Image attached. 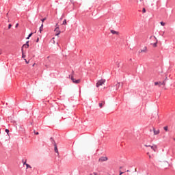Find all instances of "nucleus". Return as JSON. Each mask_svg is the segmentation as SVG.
Segmentation results:
<instances>
[{"mask_svg": "<svg viewBox=\"0 0 175 175\" xmlns=\"http://www.w3.org/2000/svg\"><path fill=\"white\" fill-rule=\"evenodd\" d=\"M145 147H150L152 148V150L156 152H157V145H153V146H150V145H144Z\"/></svg>", "mask_w": 175, "mask_h": 175, "instance_id": "3", "label": "nucleus"}, {"mask_svg": "<svg viewBox=\"0 0 175 175\" xmlns=\"http://www.w3.org/2000/svg\"><path fill=\"white\" fill-rule=\"evenodd\" d=\"M46 18H44L43 19L41 20L42 23L43 24V23H44V21H46Z\"/></svg>", "mask_w": 175, "mask_h": 175, "instance_id": "22", "label": "nucleus"}, {"mask_svg": "<svg viewBox=\"0 0 175 175\" xmlns=\"http://www.w3.org/2000/svg\"><path fill=\"white\" fill-rule=\"evenodd\" d=\"M26 166L27 168L31 169L32 167H31V165H29V164H26Z\"/></svg>", "mask_w": 175, "mask_h": 175, "instance_id": "23", "label": "nucleus"}, {"mask_svg": "<svg viewBox=\"0 0 175 175\" xmlns=\"http://www.w3.org/2000/svg\"><path fill=\"white\" fill-rule=\"evenodd\" d=\"M32 35H33V33H30L27 38V39H29L32 36Z\"/></svg>", "mask_w": 175, "mask_h": 175, "instance_id": "21", "label": "nucleus"}, {"mask_svg": "<svg viewBox=\"0 0 175 175\" xmlns=\"http://www.w3.org/2000/svg\"><path fill=\"white\" fill-rule=\"evenodd\" d=\"M39 42V38H37L36 42Z\"/></svg>", "mask_w": 175, "mask_h": 175, "instance_id": "34", "label": "nucleus"}, {"mask_svg": "<svg viewBox=\"0 0 175 175\" xmlns=\"http://www.w3.org/2000/svg\"><path fill=\"white\" fill-rule=\"evenodd\" d=\"M34 133L35 135H39V132H36V131H34Z\"/></svg>", "mask_w": 175, "mask_h": 175, "instance_id": "29", "label": "nucleus"}, {"mask_svg": "<svg viewBox=\"0 0 175 175\" xmlns=\"http://www.w3.org/2000/svg\"><path fill=\"white\" fill-rule=\"evenodd\" d=\"M139 53H147V47H144V49L140 50Z\"/></svg>", "mask_w": 175, "mask_h": 175, "instance_id": "13", "label": "nucleus"}, {"mask_svg": "<svg viewBox=\"0 0 175 175\" xmlns=\"http://www.w3.org/2000/svg\"><path fill=\"white\" fill-rule=\"evenodd\" d=\"M57 25H58V23L56 24V27H57Z\"/></svg>", "mask_w": 175, "mask_h": 175, "instance_id": "42", "label": "nucleus"}, {"mask_svg": "<svg viewBox=\"0 0 175 175\" xmlns=\"http://www.w3.org/2000/svg\"><path fill=\"white\" fill-rule=\"evenodd\" d=\"M15 27L17 28V27H18V23H17Z\"/></svg>", "mask_w": 175, "mask_h": 175, "instance_id": "33", "label": "nucleus"}, {"mask_svg": "<svg viewBox=\"0 0 175 175\" xmlns=\"http://www.w3.org/2000/svg\"><path fill=\"white\" fill-rule=\"evenodd\" d=\"M157 44H158V40H157L156 42L152 44V45L153 46V47H157Z\"/></svg>", "mask_w": 175, "mask_h": 175, "instance_id": "16", "label": "nucleus"}, {"mask_svg": "<svg viewBox=\"0 0 175 175\" xmlns=\"http://www.w3.org/2000/svg\"><path fill=\"white\" fill-rule=\"evenodd\" d=\"M54 31L55 32V36H58V35L61 33V31H59V27H56Z\"/></svg>", "mask_w": 175, "mask_h": 175, "instance_id": "8", "label": "nucleus"}, {"mask_svg": "<svg viewBox=\"0 0 175 175\" xmlns=\"http://www.w3.org/2000/svg\"><path fill=\"white\" fill-rule=\"evenodd\" d=\"M39 31H40V33H42V31H43V23H42Z\"/></svg>", "mask_w": 175, "mask_h": 175, "instance_id": "18", "label": "nucleus"}, {"mask_svg": "<svg viewBox=\"0 0 175 175\" xmlns=\"http://www.w3.org/2000/svg\"><path fill=\"white\" fill-rule=\"evenodd\" d=\"M106 102L105 101H101V103H100L99 105V107L100 109H102L103 107V105H105Z\"/></svg>", "mask_w": 175, "mask_h": 175, "instance_id": "11", "label": "nucleus"}, {"mask_svg": "<svg viewBox=\"0 0 175 175\" xmlns=\"http://www.w3.org/2000/svg\"><path fill=\"white\" fill-rule=\"evenodd\" d=\"M111 33H112L113 35H120V32L116 31L115 30H111Z\"/></svg>", "mask_w": 175, "mask_h": 175, "instance_id": "12", "label": "nucleus"}, {"mask_svg": "<svg viewBox=\"0 0 175 175\" xmlns=\"http://www.w3.org/2000/svg\"><path fill=\"white\" fill-rule=\"evenodd\" d=\"M51 142L53 143L55 148V152L58 154V148L57 147V144L55 143V141L53 139V137L51 138Z\"/></svg>", "mask_w": 175, "mask_h": 175, "instance_id": "2", "label": "nucleus"}, {"mask_svg": "<svg viewBox=\"0 0 175 175\" xmlns=\"http://www.w3.org/2000/svg\"><path fill=\"white\" fill-rule=\"evenodd\" d=\"M152 131L154 132V135H159V132H160L159 129L156 130L155 128L153 127Z\"/></svg>", "mask_w": 175, "mask_h": 175, "instance_id": "9", "label": "nucleus"}, {"mask_svg": "<svg viewBox=\"0 0 175 175\" xmlns=\"http://www.w3.org/2000/svg\"><path fill=\"white\" fill-rule=\"evenodd\" d=\"M0 120H1V118H0Z\"/></svg>", "mask_w": 175, "mask_h": 175, "instance_id": "47", "label": "nucleus"}, {"mask_svg": "<svg viewBox=\"0 0 175 175\" xmlns=\"http://www.w3.org/2000/svg\"><path fill=\"white\" fill-rule=\"evenodd\" d=\"M174 140H175V138H174Z\"/></svg>", "mask_w": 175, "mask_h": 175, "instance_id": "46", "label": "nucleus"}, {"mask_svg": "<svg viewBox=\"0 0 175 175\" xmlns=\"http://www.w3.org/2000/svg\"><path fill=\"white\" fill-rule=\"evenodd\" d=\"M154 85H159V87H161V81H159V82H154Z\"/></svg>", "mask_w": 175, "mask_h": 175, "instance_id": "14", "label": "nucleus"}, {"mask_svg": "<svg viewBox=\"0 0 175 175\" xmlns=\"http://www.w3.org/2000/svg\"><path fill=\"white\" fill-rule=\"evenodd\" d=\"M90 175H98V173H96V172H93V173L90 174Z\"/></svg>", "mask_w": 175, "mask_h": 175, "instance_id": "24", "label": "nucleus"}, {"mask_svg": "<svg viewBox=\"0 0 175 175\" xmlns=\"http://www.w3.org/2000/svg\"><path fill=\"white\" fill-rule=\"evenodd\" d=\"M165 81L161 82V85H165Z\"/></svg>", "mask_w": 175, "mask_h": 175, "instance_id": "30", "label": "nucleus"}, {"mask_svg": "<svg viewBox=\"0 0 175 175\" xmlns=\"http://www.w3.org/2000/svg\"><path fill=\"white\" fill-rule=\"evenodd\" d=\"M25 61L26 64H29V62L28 61H27V59H25Z\"/></svg>", "mask_w": 175, "mask_h": 175, "instance_id": "31", "label": "nucleus"}, {"mask_svg": "<svg viewBox=\"0 0 175 175\" xmlns=\"http://www.w3.org/2000/svg\"><path fill=\"white\" fill-rule=\"evenodd\" d=\"M142 12L143 13H146V8H143Z\"/></svg>", "mask_w": 175, "mask_h": 175, "instance_id": "28", "label": "nucleus"}, {"mask_svg": "<svg viewBox=\"0 0 175 175\" xmlns=\"http://www.w3.org/2000/svg\"><path fill=\"white\" fill-rule=\"evenodd\" d=\"M164 131H166V132H167V126L164 127Z\"/></svg>", "mask_w": 175, "mask_h": 175, "instance_id": "26", "label": "nucleus"}, {"mask_svg": "<svg viewBox=\"0 0 175 175\" xmlns=\"http://www.w3.org/2000/svg\"><path fill=\"white\" fill-rule=\"evenodd\" d=\"M105 83H106V79H100L97 81L96 87L99 88L100 85H105Z\"/></svg>", "mask_w": 175, "mask_h": 175, "instance_id": "1", "label": "nucleus"}, {"mask_svg": "<svg viewBox=\"0 0 175 175\" xmlns=\"http://www.w3.org/2000/svg\"><path fill=\"white\" fill-rule=\"evenodd\" d=\"M47 58H50V56H48Z\"/></svg>", "mask_w": 175, "mask_h": 175, "instance_id": "41", "label": "nucleus"}, {"mask_svg": "<svg viewBox=\"0 0 175 175\" xmlns=\"http://www.w3.org/2000/svg\"><path fill=\"white\" fill-rule=\"evenodd\" d=\"M71 80L74 84H80V82L81 81L80 79L76 80L75 78H73V77H71Z\"/></svg>", "mask_w": 175, "mask_h": 175, "instance_id": "5", "label": "nucleus"}, {"mask_svg": "<svg viewBox=\"0 0 175 175\" xmlns=\"http://www.w3.org/2000/svg\"><path fill=\"white\" fill-rule=\"evenodd\" d=\"M71 80L74 84H80V82L81 81L80 79L76 80L75 78H73V77H71Z\"/></svg>", "mask_w": 175, "mask_h": 175, "instance_id": "6", "label": "nucleus"}, {"mask_svg": "<svg viewBox=\"0 0 175 175\" xmlns=\"http://www.w3.org/2000/svg\"><path fill=\"white\" fill-rule=\"evenodd\" d=\"M8 14H9V13H7V16H8Z\"/></svg>", "mask_w": 175, "mask_h": 175, "instance_id": "44", "label": "nucleus"}, {"mask_svg": "<svg viewBox=\"0 0 175 175\" xmlns=\"http://www.w3.org/2000/svg\"><path fill=\"white\" fill-rule=\"evenodd\" d=\"M24 47H25V49H28V48L29 47V44H24V45L23 46L22 49H24Z\"/></svg>", "mask_w": 175, "mask_h": 175, "instance_id": "17", "label": "nucleus"}, {"mask_svg": "<svg viewBox=\"0 0 175 175\" xmlns=\"http://www.w3.org/2000/svg\"><path fill=\"white\" fill-rule=\"evenodd\" d=\"M123 174H124V172H120V175Z\"/></svg>", "mask_w": 175, "mask_h": 175, "instance_id": "37", "label": "nucleus"}, {"mask_svg": "<svg viewBox=\"0 0 175 175\" xmlns=\"http://www.w3.org/2000/svg\"><path fill=\"white\" fill-rule=\"evenodd\" d=\"M154 39H157V37H154Z\"/></svg>", "mask_w": 175, "mask_h": 175, "instance_id": "40", "label": "nucleus"}, {"mask_svg": "<svg viewBox=\"0 0 175 175\" xmlns=\"http://www.w3.org/2000/svg\"><path fill=\"white\" fill-rule=\"evenodd\" d=\"M160 24L161 25H162V27H165L166 25V23L165 22H161Z\"/></svg>", "mask_w": 175, "mask_h": 175, "instance_id": "19", "label": "nucleus"}, {"mask_svg": "<svg viewBox=\"0 0 175 175\" xmlns=\"http://www.w3.org/2000/svg\"><path fill=\"white\" fill-rule=\"evenodd\" d=\"M10 28H12V24H9L8 25V29H10Z\"/></svg>", "mask_w": 175, "mask_h": 175, "instance_id": "25", "label": "nucleus"}, {"mask_svg": "<svg viewBox=\"0 0 175 175\" xmlns=\"http://www.w3.org/2000/svg\"><path fill=\"white\" fill-rule=\"evenodd\" d=\"M149 158H151V155H149Z\"/></svg>", "mask_w": 175, "mask_h": 175, "instance_id": "39", "label": "nucleus"}, {"mask_svg": "<svg viewBox=\"0 0 175 175\" xmlns=\"http://www.w3.org/2000/svg\"><path fill=\"white\" fill-rule=\"evenodd\" d=\"M5 132L8 135H9V129H5Z\"/></svg>", "mask_w": 175, "mask_h": 175, "instance_id": "27", "label": "nucleus"}, {"mask_svg": "<svg viewBox=\"0 0 175 175\" xmlns=\"http://www.w3.org/2000/svg\"><path fill=\"white\" fill-rule=\"evenodd\" d=\"M152 131H153L152 129H150V132H152Z\"/></svg>", "mask_w": 175, "mask_h": 175, "instance_id": "36", "label": "nucleus"}, {"mask_svg": "<svg viewBox=\"0 0 175 175\" xmlns=\"http://www.w3.org/2000/svg\"><path fill=\"white\" fill-rule=\"evenodd\" d=\"M68 23H66V19H65L64 21H63V23L62 25H66Z\"/></svg>", "mask_w": 175, "mask_h": 175, "instance_id": "20", "label": "nucleus"}, {"mask_svg": "<svg viewBox=\"0 0 175 175\" xmlns=\"http://www.w3.org/2000/svg\"><path fill=\"white\" fill-rule=\"evenodd\" d=\"M21 51H22V58H25V55H24V49H21Z\"/></svg>", "mask_w": 175, "mask_h": 175, "instance_id": "15", "label": "nucleus"}, {"mask_svg": "<svg viewBox=\"0 0 175 175\" xmlns=\"http://www.w3.org/2000/svg\"><path fill=\"white\" fill-rule=\"evenodd\" d=\"M23 165H27V163H26V162H25V163H23Z\"/></svg>", "mask_w": 175, "mask_h": 175, "instance_id": "38", "label": "nucleus"}, {"mask_svg": "<svg viewBox=\"0 0 175 175\" xmlns=\"http://www.w3.org/2000/svg\"><path fill=\"white\" fill-rule=\"evenodd\" d=\"M71 80L74 84H80V82L81 81L80 79L76 80L75 78H73V77H71Z\"/></svg>", "mask_w": 175, "mask_h": 175, "instance_id": "4", "label": "nucleus"}, {"mask_svg": "<svg viewBox=\"0 0 175 175\" xmlns=\"http://www.w3.org/2000/svg\"><path fill=\"white\" fill-rule=\"evenodd\" d=\"M122 85H123V83H120V82H118L117 83V84L116 85V90H118V88H120V87H122Z\"/></svg>", "mask_w": 175, "mask_h": 175, "instance_id": "10", "label": "nucleus"}, {"mask_svg": "<svg viewBox=\"0 0 175 175\" xmlns=\"http://www.w3.org/2000/svg\"><path fill=\"white\" fill-rule=\"evenodd\" d=\"M46 68H47V66H45Z\"/></svg>", "mask_w": 175, "mask_h": 175, "instance_id": "45", "label": "nucleus"}, {"mask_svg": "<svg viewBox=\"0 0 175 175\" xmlns=\"http://www.w3.org/2000/svg\"><path fill=\"white\" fill-rule=\"evenodd\" d=\"M28 43H29V41H27V42H26V44H28Z\"/></svg>", "mask_w": 175, "mask_h": 175, "instance_id": "35", "label": "nucleus"}, {"mask_svg": "<svg viewBox=\"0 0 175 175\" xmlns=\"http://www.w3.org/2000/svg\"><path fill=\"white\" fill-rule=\"evenodd\" d=\"M109 159L107 158V157H101L99 159H98V162H106V161H107Z\"/></svg>", "mask_w": 175, "mask_h": 175, "instance_id": "7", "label": "nucleus"}, {"mask_svg": "<svg viewBox=\"0 0 175 175\" xmlns=\"http://www.w3.org/2000/svg\"><path fill=\"white\" fill-rule=\"evenodd\" d=\"M2 54V49H0V55Z\"/></svg>", "mask_w": 175, "mask_h": 175, "instance_id": "32", "label": "nucleus"}, {"mask_svg": "<svg viewBox=\"0 0 175 175\" xmlns=\"http://www.w3.org/2000/svg\"><path fill=\"white\" fill-rule=\"evenodd\" d=\"M140 1V2H142V1H143V0H139Z\"/></svg>", "mask_w": 175, "mask_h": 175, "instance_id": "43", "label": "nucleus"}]
</instances>
